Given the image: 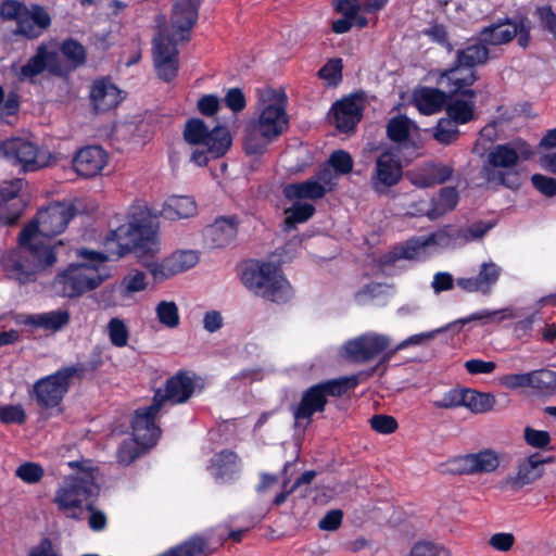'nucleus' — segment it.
<instances>
[{
  "label": "nucleus",
  "mask_w": 556,
  "mask_h": 556,
  "mask_svg": "<svg viewBox=\"0 0 556 556\" xmlns=\"http://www.w3.org/2000/svg\"><path fill=\"white\" fill-rule=\"evenodd\" d=\"M56 60V52L50 51L46 46L41 45L38 47L36 53L21 66L17 77L22 81H34V79L47 68L50 72H54Z\"/></svg>",
  "instance_id": "obj_23"
},
{
  "label": "nucleus",
  "mask_w": 556,
  "mask_h": 556,
  "mask_svg": "<svg viewBox=\"0 0 556 556\" xmlns=\"http://www.w3.org/2000/svg\"><path fill=\"white\" fill-rule=\"evenodd\" d=\"M534 316L535 315H527L513 325V333L517 339H528L532 336L533 331L536 330L535 324L538 325L540 321H536Z\"/></svg>",
  "instance_id": "obj_57"
},
{
  "label": "nucleus",
  "mask_w": 556,
  "mask_h": 556,
  "mask_svg": "<svg viewBox=\"0 0 556 556\" xmlns=\"http://www.w3.org/2000/svg\"><path fill=\"white\" fill-rule=\"evenodd\" d=\"M390 345V339L382 334H364L349 340L343 345V356L356 363H364L380 355Z\"/></svg>",
  "instance_id": "obj_14"
},
{
  "label": "nucleus",
  "mask_w": 556,
  "mask_h": 556,
  "mask_svg": "<svg viewBox=\"0 0 556 556\" xmlns=\"http://www.w3.org/2000/svg\"><path fill=\"white\" fill-rule=\"evenodd\" d=\"M460 94L468 99L456 98L452 100L446 108L450 118L456 124H465L473 117L475 91L471 89H465Z\"/></svg>",
  "instance_id": "obj_33"
},
{
  "label": "nucleus",
  "mask_w": 556,
  "mask_h": 556,
  "mask_svg": "<svg viewBox=\"0 0 556 556\" xmlns=\"http://www.w3.org/2000/svg\"><path fill=\"white\" fill-rule=\"evenodd\" d=\"M447 238L444 233H432L407 240L401 247L400 256L406 260H421L429 255V248L442 244Z\"/></svg>",
  "instance_id": "obj_28"
},
{
  "label": "nucleus",
  "mask_w": 556,
  "mask_h": 556,
  "mask_svg": "<svg viewBox=\"0 0 556 556\" xmlns=\"http://www.w3.org/2000/svg\"><path fill=\"white\" fill-rule=\"evenodd\" d=\"M74 215L75 207L63 202L40 210L18 236L22 249L9 251L2 256V266L8 276L20 283H26L35 279L37 271L52 266L56 262V245L45 239L63 232Z\"/></svg>",
  "instance_id": "obj_2"
},
{
  "label": "nucleus",
  "mask_w": 556,
  "mask_h": 556,
  "mask_svg": "<svg viewBox=\"0 0 556 556\" xmlns=\"http://www.w3.org/2000/svg\"><path fill=\"white\" fill-rule=\"evenodd\" d=\"M458 202V193L453 187H444L440 190L439 197L433 200L432 207L427 211L429 219H437L446 212L452 211Z\"/></svg>",
  "instance_id": "obj_38"
},
{
  "label": "nucleus",
  "mask_w": 556,
  "mask_h": 556,
  "mask_svg": "<svg viewBox=\"0 0 556 556\" xmlns=\"http://www.w3.org/2000/svg\"><path fill=\"white\" fill-rule=\"evenodd\" d=\"M108 334L112 345L124 348L128 343L129 330L123 319L113 317L108 324Z\"/></svg>",
  "instance_id": "obj_47"
},
{
  "label": "nucleus",
  "mask_w": 556,
  "mask_h": 556,
  "mask_svg": "<svg viewBox=\"0 0 556 556\" xmlns=\"http://www.w3.org/2000/svg\"><path fill=\"white\" fill-rule=\"evenodd\" d=\"M0 152L24 172H35L50 164V155L27 138L13 137L0 143Z\"/></svg>",
  "instance_id": "obj_10"
},
{
  "label": "nucleus",
  "mask_w": 556,
  "mask_h": 556,
  "mask_svg": "<svg viewBox=\"0 0 556 556\" xmlns=\"http://www.w3.org/2000/svg\"><path fill=\"white\" fill-rule=\"evenodd\" d=\"M90 99L97 111L106 112L121 102V90L109 80H98L92 85Z\"/></svg>",
  "instance_id": "obj_26"
},
{
  "label": "nucleus",
  "mask_w": 556,
  "mask_h": 556,
  "mask_svg": "<svg viewBox=\"0 0 556 556\" xmlns=\"http://www.w3.org/2000/svg\"><path fill=\"white\" fill-rule=\"evenodd\" d=\"M241 281L255 295L274 303H288L293 289L280 267L270 262L250 261L245 264Z\"/></svg>",
  "instance_id": "obj_3"
},
{
  "label": "nucleus",
  "mask_w": 556,
  "mask_h": 556,
  "mask_svg": "<svg viewBox=\"0 0 556 556\" xmlns=\"http://www.w3.org/2000/svg\"><path fill=\"white\" fill-rule=\"evenodd\" d=\"M238 462L239 457L236 452L231 450H222L211 459V467L214 470L213 475L217 479L231 477L236 470Z\"/></svg>",
  "instance_id": "obj_37"
},
{
  "label": "nucleus",
  "mask_w": 556,
  "mask_h": 556,
  "mask_svg": "<svg viewBox=\"0 0 556 556\" xmlns=\"http://www.w3.org/2000/svg\"><path fill=\"white\" fill-rule=\"evenodd\" d=\"M26 418V413L21 405H5L0 407V420L3 424L23 425Z\"/></svg>",
  "instance_id": "obj_55"
},
{
  "label": "nucleus",
  "mask_w": 556,
  "mask_h": 556,
  "mask_svg": "<svg viewBox=\"0 0 556 556\" xmlns=\"http://www.w3.org/2000/svg\"><path fill=\"white\" fill-rule=\"evenodd\" d=\"M402 164L399 156L390 151L382 152L376 160L370 184L378 193H383L402 179Z\"/></svg>",
  "instance_id": "obj_16"
},
{
  "label": "nucleus",
  "mask_w": 556,
  "mask_h": 556,
  "mask_svg": "<svg viewBox=\"0 0 556 556\" xmlns=\"http://www.w3.org/2000/svg\"><path fill=\"white\" fill-rule=\"evenodd\" d=\"M27 556H62L54 547L52 541L43 538L40 542L33 546Z\"/></svg>",
  "instance_id": "obj_64"
},
{
  "label": "nucleus",
  "mask_w": 556,
  "mask_h": 556,
  "mask_svg": "<svg viewBox=\"0 0 556 556\" xmlns=\"http://www.w3.org/2000/svg\"><path fill=\"white\" fill-rule=\"evenodd\" d=\"M316 182L324 188V194L331 192L338 184L339 176L325 164L314 176Z\"/></svg>",
  "instance_id": "obj_56"
},
{
  "label": "nucleus",
  "mask_w": 556,
  "mask_h": 556,
  "mask_svg": "<svg viewBox=\"0 0 556 556\" xmlns=\"http://www.w3.org/2000/svg\"><path fill=\"white\" fill-rule=\"evenodd\" d=\"M409 556H451L450 551L442 545L421 541L416 543Z\"/></svg>",
  "instance_id": "obj_53"
},
{
  "label": "nucleus",
  "mask_w": 556,
  "mask_h": 556,
  "mask_svg": "<svg viewBox=\"0 0 556 556\" xmlns=\"http://www.w3.org/2000/svg\"><path fill=\"white\" fill-rule=\"evenodd\" d=\"M239 219L236 216H220L203 230V243L207 249H223L237 237Z\"/></svg>",
  "instance_id": "obj_18"
},
{
  "label": "nucleus",
  "mask_w": 556,
  "mask_h": 556,
  "mask_svg": "<svg viewBox=\"0 0 556 556\" xmlns=\"http://www.w3.org/2000/svg\"><path fill=\"white\" fill-rule=\"evenodd\" d=\"M100 486L96 482L92 469H81L75 476H68L63 484L56 490L53 502L59 510L67 511L74 508H81L98 497Z\"/></svg>",
  "instance_id": "obj_8"
},
{
  "label": "nucleus",
  "mask_w": 556,
  "mask_h": 556,
  "mask_svg": "<svg viewBox=\"0 0 556 556\" xmlns=\"http://www.w3.org/2000/svg\"><path fill=\"white\" fill-rule=\"evenodd\" d=\"M104 350L105 348L101 344H97L92 348L86 362L77 363L73 366H65L66 369H73L75 377L83 378L86 374H94L104 365Z\"/></svg>",
  "instance_id": "obj_40"
},
{
  "label": "nucleus",
  "mask_w": 556,
  "mask_h": 556,
  "mask_svg": "<svg viewBox=\"0 0 556 556\" xmlns=\"http://www.w3.org/2000/svg\"><path fill=\"white\" fill-rule=\"evenodd\" d=\"M0 16L7 21H15L16 34L27 38H37L49 27L51 20L47 11L39 5L27 8L18 0H5L0 5Z\"/></svg>",
  "instance_id": "obj_9"
},
{
  "label": "nucleus",
  "mask_w": 556,
  "mask_h": 556,
  "mask_svg": "<svg viewBox=\"0 0 556 556\" xmlns=\"http://www.w3.org/2000/svg\"><path fill=\"white\" fill-rule=\"evenodd\" d=\"M71 315H26L23 323L34 328L58 331L70 323Z\"/></svg>",
  "instance_id": "obj_43"
},
{
  "label": "nucleus",
  "mask_w": 556,
  "mask_h": 556,
  "mask_svg": "<svg viewBox=\"0 0 556 556\" xmlns=\"http://www.w3.org/2000/svg\"><path fill=\"white\" fill-rule=\"evenodd\" d=\"M285 101L286 97L282 94L276 103L266 104L261 111L258 121L247 126L243 146L248 154L262 153L267 143L287 128Z\"/></svg>",
  "instance_id": "obj_7"
},
{
  "label": "nucleus",
  "mask_w": 556,
  "mask_h": 556,
  "mask_svg": "<svg viewBox=\"0 0 556 556\" xmlns=\"http://www.w3.org/2000/svg\"><path fill=\"white\" fill-rule=\"evenodd\" d=\"M493 315H468L467 317L456 319L452 323H448L442 327L424 331L419 333L412 334L396 344V350L402 351L408 348L414 346H424L428 344L431 340H433L439 333L451 331L452 333H457L460 331L464 325L476 320L483 319L488 317H492Z\"/></svg>",
  "instance_id": "obj_22"
},
{
  "label": "nucleus",
  "mask_w": 556,
  "mask_h": 556,
  "mask_svg": "<svg viewBox=\"0 0 556 556\" xmlns=\"http://www.w3.org/2000/svg\"><path fill=\"white\" fill-rule=\"evenodd\" d=\"M496 403L495 396L491 393L479 392L465 388L464 405L473 414H482L493 409Z\"/></svg>",
  "instance_id": "obj_36"
},
{
  "label": "nucleus",
  "mask_w": 556,
  "mask_h": 556,
  "mask_svg": "<svg viewBox=\"0 0 556 556\" xmlns=\"http://www.w3.org/2000/svg\"><path fill=\"white\" fill-rule=\"evenodd\" d=\"M106 163V152L99 146H89L80 149L73 160L75 172L86 178L100 174Z\"/></svg>",
  "instance_id": "obj_21"
},
{
  "label": "nucleus",
  "mask_w": 556,
  "mask_h": 556,
  "mask_svg": "<svg viewBox=\"0 0 556 556\" xmlns=\"http://www.w3.org/2000/svg\"><path fill=\"white\" fill-rule=\"evenodd\" d=\"M74 377L73 369L62 367L55 372L38 379L33 386L30 395L35 397L41 409L54 408L62 403Z\"/></svg>",
  "instance_id": "obj_11"
},
{
  "label": "nucleus",
  "mask_w": 556,
  "mask_h": 556,
  "mask_svg": "<svg viewBox=\"0 0 556 556\" xmlns=\"http://www.w3.org/2000/svg\"><path fill=\"white\" fill-rule=\"evenodd\" d=\"M532 154L531 147L521 139L497 144L488 153L481 176L489 184L514 188L517 186L515 167L520 160H529Z\"/></svg>",
  "instance_id": "obj_4"
},
{
  "label": "nucleus",
  "mask_w": 556,
  "mask_h": 556,
  "mask_svg": "<svg viewBox=\"0 0 556 556\" xmlns=\"http://www.w3.org/2000/svg\"><path fill=\"white\" fill-rule=\"evenodd\" d=\"M392 293V287L387 283L370 282L354 294V301L358 305H366L376 300H382Z\"/></svg>",
  "instance_id": "obj_41"
},
{
  "label": "nucleus",
  "mask_w": 556,
  "mask_h": 556,
  "mask_svg": "<svg viewBox=\"0 0 556 556\" xmlns=\"http://www.w3.org/2000/svg\"><path fill=\"white\" fill-rule=\"evenodd\" d=\"M359 384L357 375L340 377L318 382L303 391L300 402L293 407L296 422L306 421L309 425L316 413H323L328 403V396L340 397Z\"/></svg>",
  "instance_id": "obj_6"
},
{
  "label": "nucleus",
  "mask_w": 556,
  "mask_h": 556,
  "mask_svg": "<svg viewBox=\"0 0 556 556\" xmlns=\"http://www.w3.org/2000/svg\"><path fill=\"white\" fill-rule=\"evenodd\" d=\"M545 470H541V454L532 453L518 463L517 472L508 475L498 482V489L502 491H519L541 479Z\"/></svg>",
  "instance_id": "obj_15"
},
{
  "label": "nucleus",
  "mask_w": 556,
  "mask_h": 556,
  "mask_svg": "<svg viewBox=\"0 0 556 556\" xmlns=\"http://www.w3.org/2000/svg\"><path fill=\"white\" fill-rule=\"evenodd\" d=\"M413 102L425 115L435 114L446 103V93L437 88L420 87L413 92Z\"/></svg>",
  "instance_id": "obj_27"
},
{
  "label": "nucleus",
  "mask_w": 556,
  "mask_h": 556,
  "mask_svg": "<svg viewBox=\"0 0 556 556\" xmlns=\"http://www.w3.org/2000/svg\"><path fill=\"white\" fill-rule=\"evenodd\" d=\"M465 368L470 375L491 374L495 370L496 364L491 361L472 358L465 362Z\"/></svg>",
  "instance_id": "obj_63"
},
{
  "label": "nucleus",
  "mask_w": 556,
  "mask_h": 556,
  "mask_svg": "<svg viewBox=\"0 0 556 556\" xmlns=\"http://www.w3.org/2000/svg\"><path fill=\"white\" fill-rule=\"evenodd\" d=\"M200 3L201 0H179L174 5L172 15L173 34L169 36L172 39L177 41L189 39L188 34L198 20Z\"/></svg>",
  "instance_id": "obj_20"
},
{
  "label": "nucleus",
  "mask_w": 556,
  "mask_h": 556,
  "mask_svg": "<svg viewBox=\"0 0 556 556\" xmlns=\"http://www.w3.org/2000/svg\"><path fill=\"white\" fill-rule=\"evenodd\" d=\"M194 390V376L189 371L179 370L166 380L165 390L157 389L153 397L159 399L161 405L166 401L172 404H184L193 395Z\"/></svg>",
  "instance_id": "obj_17"
},
{
  "label": "nucleus",
  "mask_w": 556,
  "mask_h": 556,
  "mask_svg": "<svg viewBox=\"0 0 556 556\" xmlns=\"http://www.w3.org/2000/svg\"><path fill=\"white\" fill-rule=\"evenodd\" d=\"M369 422L372 430L381 434H391L399 427L397 420L393 416L384 414L374 415Z\"/></svg>",
  "instance_id": "obj_54"
},
{
  "label": "nucleus",
  "mask_w": 556,
  "mask_h": 556,
  "mask_svg": "<svg viewBox=\"0 0 556 556\" xmlns=\"http://www.w3.org/2000/svg\"><path fill=\"white\" fill-rule=\"evenodd\" d=\"M184 138L188 144L195 147L190 161L199 166L206 165L211 159L223 156L231 144L229 131L225 127L217 126L208 130L200 118L186 122Z\"/></svg>",
  "instance_id": "obj_5"
},
{
  "label": "nucleus",
  "mask_w": 556,
  "mask_h": 556,
  "mask_svg": "<svg viewBox=\"0 0 556 556\" xmlns=\"http://www.w3.org/2000/svg\"><path fill=\"white\" fill-rule=\"evenodd\" d=\"M490 59V51L480 39L469 43L456 52V60L458 66H464L465 70L473 71V67L485 64Z\"/></svg>",
  "instance_id": "obj_32"
},
{
  "label": "nucleus",
  "mask_w": 556,
  "mask_h": 556,
  "mask_svg": "<svg viewBox=\"0 0 556 556\" xmlns=\"http://www.w3.org/2000/svg\"><path fill=\"white\" fill-rule=\"evenodd\" d=\"M195 202L189 197H172L163 205L161 215L170 220L188 218L195 214Z\"/></svg>",
  "instance_id": "obj_35"
},
{
  "label": "nucleus",
  "mask_w": 556,
  "mask_h": 556,
  "mask_svg": "<svg viewBox=\"0 0 556 556\" xmlns=\"http://www.w3.org/2000/svg\"><path fill=\"white\" fill-rule=\"evenodd\" d=\"M413 122L405 115L392 117L387 125V134L393 142H404L409 138Z\"/></svg>",
  "instance_id": "obj_44"
},
{
  "label": "nucleus",
  "mask_w": 556,
  "mask_h": 556,
  "mask_svg": "<svg viewBox=\"0 0 556 556\" xmlns=\"http://www.w3.org/2000/svg\"><path fill=\"white\" fill-rule=\"evenodd\" d=\"M472 458V475L475 473H490L495 471L500 466V455L491 448H484L478 453H471Z\"/></svg>",
  "instance_id": "obj_42"
},
{
  "label": "nucleus",
  "mask_w": 556,
  "mask_h": 556,
  "mask_svg": "<svg viewBox=\"0 0 556 556\" xmlns=\"http://www.w3.org/2000/svg\"><path fill=\"white\" fill-rule=\"evenodd\" d=\"M523 440L527 445L533 448L543 451L553 450V447H551L552 437L548 431L538 430L530 426H527L523 429Z\"/></svg>",
  "instance_id": "obj_46"
},
{
  "label": "nucleus",
  "mask_w": 556,
  "mask_h": 556,
  "mask_svg": "<svg viewBox=\"0 0 556 556\" xmlns=\"http://www.w3.org/2000/svg\"><path fill=\"white\" fill-rule=\"evenodd\" d=\"M342 61L332 59L328 61L318 72L320 78L336 85L341 79Z\"/></svg>",
  "instance_id": "obj_58"
},
{
  "label": "nucleus",
  "mask_w": 556,
  "mask_h": 556,
  "mask_svg": "<svg viewBox=\"0 0 556 556\" xmlns=\"http://www.w3.org/2000/svg\"><path fill=\"white\" fill-rule=\"evenodd\" d=\"M43 475L45 470L42 466L33 462L23 463L15 470V476L29 484L39 482Z\"/></svg>",
  "instance_id": "obj_50"
},
{
  "label": "nucleus",
  "mask_w": 556,
  "mask_h": 556,
  "mask_svg": "<svg viewBox=\"0 0 556 556\" xmlns=\"http://www.w3.org/2000/svg\"><path fill=\"white\" fill-rule=\"evenodd\" d=\"M531 388L540 394L552 396L556 394V371L541 368L531 371Z\"/></svg>",
  "instance_id": "obj_39"
},
{
  "label": "nucleus",
  "mask_w": 556,
  "mask_h": 556,
  "mask_svg": "<svg viewBox=\"0 0 556 556\" xmlns=\"http://www.w3.org/2000/svg\"><path fill=\"white\" fill-rule=\"evenodd\" d=\"M135 251L138 256L160 251L156 228L151 222H129L111 230L104 251L80 249L83 263L72 264L55 277L54 286L64 296L74 298L97 288L108 276L104 263Z\"/></svg>",
  "instance_id": "obj_1"
},
{
  "label": "nucleus",
  "mask_w": 556,
  "mask_h": 556,
  "mask_svg": "<svg viewBox=\"0 0 556 556\" xmlns=\"http://www.w3.org/2000/svg\"><path fill=\"white\" fill-rule=\"evenodd\" d=\"M338 176L348 175L353 169V159L351 154L344 150L333 151L326 163Z\"/></svg>",
  "instance_id": "obj_48"
},
{
  "label": "nucleus",
  "mask_w": 556,
  "mask_h": 556,
  "mask_svg": "<svg viewBox=\"0 0 556 556\" xmlns=\"http://www.w3.org/2000/svg\"><path fill=\"white\" fill-rule=\"evenodd\" d=\"M199 262V254L194 250H179L174 252L163 264L150 262L149 271L155 279L163 280L178 273L192 268Z\"/></svg>",
  "instance_id": "obj_19"
},
{
  "label": "nucleus",
  "mask_w": 556,
  "mask_h": 556,
  "mask_svg": "<svg viewBox=\"0 0 556 556\" xmlns=\"http://www.w3.org/2000/svg\"><path fill=\"white\" fill-rule=\"evenodd\" d=\"M332 116L337 128L341 131H350L362 118L359 101L354 97H348L338 101L332 106Z\"/></svg>",
  "instance_id": "obj_25"
},
{
  "label": "nucleus",
  "mask_w": 556,
  "mask_h": 556,
  "mask_svg": "<svg viewBox=\"0 0 556 556\" xmlns=\"http://www.w3.org/2000/svg\"><path fill=\"white\" fill-rule=\"evenodd\" d=\"M502 273V268L494 262H485L480 266L476 277L459 278L457 285L468 292L489 293L496 283Z\"/></svg>",
  "instance_id": "obj_24"
},
{
  "label": "nucleus",
  "mask_w": 556,
  "mask_h": 556,
  "mask_svg": "<svg viewBox=\"0 0 556 556\" xmlns=\"http://www.w3.org/2000/svg\"><path fill=\"white\" fill-rule=\"evenodd\" d=\"M162 407L160 400L152 397L149 406L135 410L131 419V435L141 447H152L157 443L162 431L155 424V418Z\"/></svg>",
  "instance_id": "obj_12"
},
{
  "label": "nucleus",
  "mask_w": 556,
  "mask_h": 556,
  "mask_svg": "<svg viewBox=\"0 0 556 556\" xmlns=\"http://www.w3.org/2000/svg\"><path fill=\"white\" fill-rule=\"evenodd\" d=\"M517 34L518 28L515 26L514 21L506 20L505 22L483 27L479 33V39L485 47L486 45L500 46L513 40Z\"/></svg>",
  "instance_id": "obj_30"
},
{
  "label": "nucleus",
  "mask_w": 556,
  "mask_h": 556,
  "mask_svg": "<svg viewBox=\"0 0 556 556\" xmlns=\"http://www.w3.org/2000/svg\"><path fill=\"white\" fill-rule=\"evenodd\" d=\"M454 173L451 164L430 163L415 174L413 184L419 188H429L447 181Z\"/></svg>",
  "instance_id": "obj_29"
},
{
  "label": "nucleus",
  "mask_w": 556,
  "mask_h": 556,
  "mask_svg": "<svg viewBox=\"0 0 556 556\" xmlns=\"http://www.w3.org/2000/svg\"><path fill=\"white\" fill-rule=\"evenodd\" d=\"M532 185L543 194L553 197L556 194V179L541 174L531 177Z\"/></svg>",
  "instance_id": "obj_62"
},
{
  "label": "nucleus",
  "mask_w": 556,
  "mask_h": 556,
  "mask_svg": "<svg viewBox=\"0 0 556 556\" xmlns=\"http://www.w3.org/2000/svg\"><path fill=\"white\" fill-rule=\"evenodd\" d=\"M86 509L90 513L88 518L90 529L97 532L104 530L108 523L105 514L94 507L93 501L86 505Z\"/></svg>",
  "instance_id": "obj_61"
},
{
  "label": "nucleus",
  "mask_w": 556,
  "mask_h": 556,
  "mask_svg": "<svg viewBox=\"0 0 556 556\" xmlns=\"http://www.w3.org/2000/svg\"><path fill=\"white\" fill-rule=\"evenodd\" d=\"M138 445L135 441H124L117 450L118 463L129 465L139 456Z\"/></svg>",
  "instance_id": "obj_60"
},
{
  "label": "nucleus",
  "mask_w": 556,
  "mask_h": 556,
  "mask_svg": "<svg viewBox=\"0 0 556 556\" xmlns=\"http://www.w3.org/2000/svg\"><path fill=\"white\" fill-rule=\"evenodd\" d=\"M282 193L289 200H318L325 197L324 188L316 182L314 177L302 182L286 185Z\"/></svg>",
  "instance_id": "obj_34"
},
{
  "label": "nucleus",
  "mask_w": 556,
  "mask_h": 556,
  "mask_svg": "<svg viewBox=\"0 0 556 556\" xmlns=\"http://www.w3.org/2000/svg\"><path fill=\"white\" fill-rule=\"evenodd\" d=\"M315 212V207L308 203L295 202L291 207L285 211V229L290 230L296 224L304 223L309 219Z\"/></svg>",
  "instance_id": "obj_45"
},
{
  "label": "nucleus",
  "mask_w": 556,
  "mask_h": 556,
  "mask_svg": "<svg viewBox=\"0 0 556 556\" xmlns=\"http://www.w3.org/2000/svg\"><path fill=\"white\" fill-rule=\"evenodd\" d=\"M502 384L510 390L519 388H531V371L505 375L502 378Z\"/></svg>",
  "instance_id": "obj_59"
},
{
  "label": "nucleus",
  "mask_w": 556,
  "mask_h": 556,
  "mask_svg": "<svg viewBox=\"0 0 556 556\" xmlns=\"http://www.w3.org/2000/svg\"><path fill=\"white\" fill-rule=\"evenodd\" d=\"M465 388H453L443 394L440 400L433 401V406L440 409L463 407Z\"/></svg>",
  "instance_id": "obj_51"
},
{
  "label": "nucleus",
  "mask_w": 556,
  "mask_h": 556,
  "mask_svg": "<svg viewBox=\"0 0 556 556\" xmlns=\"http://www.w3.org/2000/svg\"><path fill=\"white\" fill-rule=\"evenodd\" d=\"M177 40L169 36L159 34L153 39V62L157 75L164 81L173 80L178 72Z\"/></svg>",
  "instance_id": "obj_13"
},
{
  "label": "nucleus",
  "mask_w": 556,
  "mask_h": 556,
  "mask_svg": "<svg viewBox=\"0 0 556 556\" xmlns=\"http://www.w3.org/2000/svg\"><path fill=\"white\" fill-rule=\"evenodd\" d=\"M61 52L74 66L81 65L86 60L85 48L75 40L64 41Z\"/></svg>",
  "instance_id": "obj_52"
},
{
  "label": "nucleus",
  "mask_w": 556,
  "mask_h": 556,
  "mask_svg": "<svg viewBox=\"0 0 556 556\" xmlns=\"http://www.w3.org/2000/svg\"><path fill=\"white\" fill-rule=\"evenodd\" d=\"M459 135L457 124L451 118H441L434 130V138L440 143L450 144L454 142Z\"/></svg>",
  "instance_id": "obj_49"
},
{
  "label": "nucleus",
  "mask_w": 556,
  "mask_h": 556,
  "mask_svg": "<svg viewBox=\"0 0 556 556\" xmlns=\"http://www.w3.org/2000/svg\"><path fill=\"white\" fill-rule=\"evenodd\" d=\"M476 79L473 71L465 70L464 66H458L455 62L454 66L441 74L439 84L446 88L448 93L455 94L462 93L463 88L471 86Z\"/></svg>",
  "instance_id": "obj_31"
}]
</instances>
